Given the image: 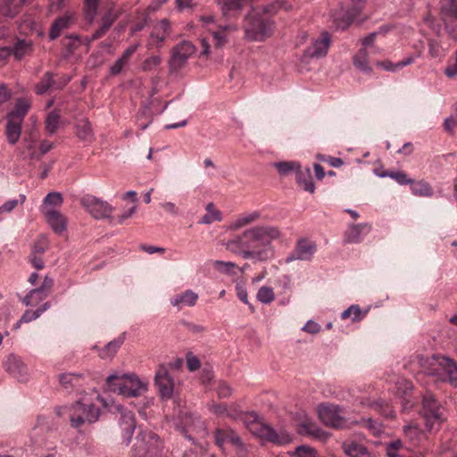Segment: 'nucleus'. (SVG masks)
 <instances>
[{
  "instance_id": "obj_1",
  "label": "nucleus",
  "mask_w": 457,
  "mask_h": 457,
  "mask_svg": "<svg viewBox=\"0 0 457 457\" xmlns=\"http://www.w3.org/2000/svg\"><path fill=\"white\" fill-rule=\"evenodd\" d=\"M281 231L275 226H255L243 232L245 247L241 253L244 259L266 262L273 256L272 241L280 238Z\"/></svg>"
},
{
  "instance_id": "obj_2",
  "label": "nucleus",
  "mask_w": 457,
  "mask_h": 457,
  "mask_svg": "<svg viewBox=\"0 0 457 457\" xmlns=\"http://www.w3.org/2000/svg\"><path fill=\"white\" fill-rule=\"evenodd\" d=\"M212 411L217 415H227L234 420H242L253 433L275 445H287L292 441V436L288 432L284 429L277 431L272 427L262 422L256 412L229 413L226 404H213Z\"/></svg>"
},
{
  "instance_id": "obj_3",
  "label": "nucleus",
  "mask_w": 457,
  "mask_h": 457,
  "mask_svg": "<svg viewBox=\"0 0 457 457\" xmlns=\"http://www.w3.org/2000/svg\"><path fill=\"white\" fill-rule=\"evenodd\" d=\"M411 361L420 368V372L432 377H440L443 381L457 386V363L454 360L440 355L431 357L416 355Z\"/></svg>"
},
{
  "instance_id": "obj_4",
  "label": "nucleus",
  "mask_w": 457,
  "mask_h": 457,
  "mask_svg": "<svg viewBox=\"0 0 457 457\" xmlns=\"http://www.w3.org/2000/svg\"><path fill=\"white\" fill-rule=\"evenodd\" d=\"M109 391L124 397H138L147 391V383L135 374H112L106 378Z\"/></svg>"
},
{
  "instance_id": "obj_5",
  "label": "nucleus",
  "mask_w": 457,
  "mask_h": 457,
  "mask_svg": "<svg viewBox=\"0 0 457 457\" xmlns=\"http://www.w3.org/2000/svg\"><path fill=\"white\" fill-rule=\"evenodd\" d=\"M245 37L251 41H264L273 32V22L262 14L252 12L245 19Z\"/></svg>"
},
{
  "instance_id": "obj_6",
  "label": "nucleus",
  "mask_w": 457,
  "mask_h": 457,
  "mask_svg": "<svg viewBox=\"0 0 457 457\" xmlns=\"http://www.w3.org/2000/svg\"><path fill=\"white\" fill-rule=\"evenodd\" d=\"M72 428H79L85 424H92L98 420L100 409L93 403L76 402L65 407Z\"/></svg>"
},
{
  "instance_id": "obj_7",
  "label": "nucleus",
  "mask_w": 457,
  "mask_h": 457,
  "mask_svg": "<svg viewBox=\"0 0 457 457\" xmlns=\"http://www.w3.org/2000/svg\"><path fill=\"white\" fill-rule=\"evenodd\" d=\"M422 414L429 431L437 430L445 420L444 408L431 393L423 395Z\"/></svg>"
},
{
  "instance_id": "obj_8",
  "label": "nucleus",
  "mask_w": 457,
  "mask_h": 457,
  "mask_svg": "<svg viewBox=\"0 0 457 457\" xmlns=\"http://www.w3.org/2000/svg\"><path fill=\"white\" fill-rule=\"evenodd\" d=\"M160 437L153 432H141L136 437L131 457H141L145 454L156 455L162 449Z\"/></svg>"
},
{
  "instance_id": "obj_9",
  "label": "nucleus",
  "mask_w": 457,
  "mask_h": 457,
  "mask_svg": "<svg viewBox=\"0 0 457 457\" xmlns=\"http://www.w3.org/2000/svg\"><path fill=\"white\" fill-rule=\"evenodd\" d=\"M81 205L95 219L103 220L112 218L114 208L107 202L103 201L94 195H87L80 200Z\"/></svg>"
},
{
  "instance_id": "obj_10",
  "label": "nucleus",
  "mask_w": 457,
  "mask_h": 457,
  "mask_svg": "<svg viewBox=\"0 0 457 457\" xmlns=\"http://www.w3.org/2000/svg\"><path fill=\"white\" fill-rule=\"evenodd\" d=\"M171 25L168 19H162L153 26L152 31L146 41L148 50L160 49L171 34Z\"/></svg>"
},
{
  "instance_id": "obj_11",
  "label": "nucleus",
  "mask_w": 457,
  "mask_h": 457,
  "mask_svg": "<svg viewBox=\"0 0 457 457\" xmlns=\"http://www.w3.org/2000/svg\"><path fill=\"white\" fill-rule=\"evenodd\" d=\"M195 51V46L189 41L185 40L175 46L171 50V56L169 62L170 69L178 71L184 67Z\"/></svg>"
},
{
  "instance_id": "obj_12",
  "label": "nucleus",
  "mask_w": 457,
  "mask_h": 457,
  "mask_svg": "<svg viewBox=\"0 0 457 457\" xmlns=\"http://www.w3.org/2000/svg\"><path fill=\"white\" fill-rule=\"evenodd\" d=\"M111 411L120 414L119 425L122 430V439L129 445L136 428L135 417L132 411L125 409L120 404H115Z\"/></svg>"
},
{
  "instance_id": "obj_13",
  "label": "nucleus",
  "mask_w": 457,
  "mask_h": 457,
  "mask_svg": "<svg viewBox=\"0 0 457 457\" xmlns=\"http://www.w3.org/2000/svg\"><path fill=\"white\" fill-rule=\"evenodd\" d=\"M318 414L320 420L327 426L341 428L345 426V420L340 414V409L337 405L321 404L318 408Z\"/></svg>"
},
{
  "instance_id": "obj_14",
  "label": "nucleus",
  "mask_w": 457,
  "mask_h": 457,
  "mask_svg": "<svg viewBox=\"0 0 457 457\" xmlns=\"http://www.w3.org/2000/svg\"><path fill=\"white\" fill-rule=\"evenodd\" d=\"M317 250L315 242L307 238H300L297 240L294 250L289 253L286 259V262L293 261H310Z\"/></svg>"
},
{
  "instance_id": "obj_15",
  "label": "nucleus",
  "mask_w": 457,
  "mask_h": 457,
  "mask_svg": "<svg viewBox=\"0 0 457 457\" xmlns=\"http://www.w3.org/2000/svg\"><path fill=\"white\" fill-rule=\"evenodd\" d=\"M154 383L162 398L169 399L171 397L174 390V381L166 366H159L155 372Z\"/></svg>"
},
{
  "instance_id": "obj_16",
  "label": "nucleus",
  "mask_w": 457,
  "mask_h": 457,
  "mask_svg": "<svg viewBox=\"0 0 457 457\" xmlns=\"http://www.w3.org/2000/svg\"><path fill=\"white\" fill-rule=\"evenodd\" d=\"M366 0H352V7L347 10L342 17L334 18V24L337 29L345 30L361 13Z\"/></svg>"
},
{
  "instance_id": "obj_17",
  "label": "nucleus",
  "mask_w": 457,
  "mask_h": 457,
  "mask_svg": "<svg viewBox=\"0 0 457 457\" xmlns=\"http://www.w3.org/2000/svg\"><path fill=\"white\" fill-rule=\"evenodd\" d=\"M371 224L368 222L350 224L344 233V243L360 244L364 237L371 231Z\"/></svg>"
},
{
  "instance_id": "obj_18",
  "label": "nucleus",
  "mask_w": 457,
  "mask_h": 457,
  "mask_svg": "<svg viewBox=\"0 0 457 457\" xmlns=\"http://www.w3.org/2000/svg\"><path fill=\"white\" fill-rule=\"evenodd\" d=\"M51 150V145H21L18 148L20 157L30 162H37Z\"/></svg>"
},
{
  "instance_id": "obj_19",
  "label": "nucleus",
  "mask_w": 457,
  "mask_h": 457,
  "mask_svg": "<svg viewBox=\"0 0 457 457\" xmlns=\"http://www.w3.org/2000/svg\"><path fill=\"white\" fill-rule=\"evenodd\" d=\"M4 365L6 371L19 381L25 382L28 380V368L20 357L14 354L9 355Z\"/></svg>"
},
{
  "instance_id": "obj_20",
  "label": "nucleus",
  "mask_w": 457,
  "mask_h": 457,
  "mask_svg": "<svg viewBox=\"0 0 457 457\" xmlns=\"http://www.w3.org/2000/svg\"><path fill=\"white\" fill-rule=\"evenodd\" d=\"M342 449L348 457H375L374 453L363 443L354 439L344 441Z\"/></svg>"
},
{
  "instance_id": "obj_21",
  "label": "nucleus",
  "mask_w": 457,
  "mask_h": 457,
  "mask_svg": "<svg viewBox=\"0 0 457 457\" xmlns=\"http://www.w3.org/2000/svg\"><path fill=\"white\" fill-rule=\"evenodd\" d=\"M42 213L54 232L62 234L66 230L67 220L60 212L54 208H45Z\"/></svg>"
},
{
  "instance_id": "obj_22",
  "label": "nucleus",
  "mask_w": 457,
  "mask_h": 457,
  "mask_svg": "<svg viewBox=\"0 0 457 457\" xmlns=\"http://www.w3.org/2000/svg\"><path fill=\"white\" fill-rule=\"evenodd\" d=\"M329 45V34L328 32H323L320 37L306 49L305 55L311 58L323 57L327 54Z\"/></svg>"
},
{
  "instance_id": "obj_23",
  "label": "nucleus",
  "mask_w": 457,
  "mask_h": 457,
  "mask_svg": "<svg viewBox=\"0 0 457 457\" xmlns=\"http://www.w3.org/2000/svg\"><path fill=\"white\" fill-rule=\"evenodd\" d=\"M240 436L238 434L231 428H217L214 431L215 444L223 450L226 443H230L232 445H240Z\"/></svg>"
},
{
  "instance_id": "obj_24",
  "label": "nucleus",
  "mask_w": 457,
  "mask_h": 457,
  "mask_svg": "<svg viewBox=\"0 0 457 457\" xmlns=\"http://www.w3.org/2000/svg\"><path fill=\"white\" fill-rule=\"evenodd\" d=\"M198 300V295L191 289H187L181 294L174 295L170 299V303L179 310L188 306H195Z\"/></svg>"
},
{
  "instance_id": "obj_25",
  "label": "nucleus",
  "mask_w": 457,
  "mask_h": 457,
  "mask_svg": "<svg viewBox=\"0 0 457 457\" xmlns=\"http://www.w3.org/2000/svg\"><path fill=\"white\" fill-rule=\"evenodd\" d=\"M295 180L298 186H300L303 190L312 194L314 193L315 184L309 167L305 169H302L301 167L295 174Z\"/></svg>"
},
{
  "instance_id": "obj_26",
  "label": "nucleus",
  "mask_w": 457,
  "mask_h": 457,
  "mask_svg": "<svg viewBox=\"0 0 457 457\" xmlns=\"http://www.w3.org/2000/svg\"><path fill=\"white\" fill-rule=\"evenodd\" d=\"M404 437L411 447L419 446L425 439V434L416 425H406L403 428Z\"/></svg>"
},
{
  "instance_id": "obj_27",
  "label": "nucleus",
  "mask_w": 457,
  "mask_h": 457,
  "mask_svg": "<svg viewBox=\"0 0 457 457\" xmlns=\"http://www.w3.org/2000/svg\"><path fill=\"white\" fill-rule=\"evenodd\" d=\"M298 432L301 435L311 436L320 440H326L329 436L327 432L320 428L315 423L311 421H304L299 424Z\"/></svg>"
},
{
  "instance_id": "obj_28",
  "label": "nucleus",
  "mask_w": 457,
  "mask_h": 457,
  "mask_svg": "<svg viewBox=\"0 0 457 457\" xmlns=\"http://www.w3.org/2000/svg\"><path fill=\"white\" fill-rule=\"evenodd\" d=\"M125 341V333H122L118 337L109 342L104 348L99 352V355L102 359L111 358L114 356L117 351L120 348Z\"/></svg>"
},
{
  "instance_id": "obj_29",
  "label": "nucleus",
  "mask_w": 457,
  "mask_h": 457,
  "mask_svg": "<svg viewBox=\"0 0 457 457\" xmlns=\"http://www.w3.org/2000/svg\"><path fill=\"white\" fill-rule=\"evenodd\" d=\"M30 108V103L27 99H19L13 110L7 115V118L22 122L23 118Z\"/></svg>"
},
{
  "instance_id": "obj_30",
  "label": "nucleus",
  "mask_w": 457,
  "mask_h": 457,
  "mask_svg": "<svg viewBox=\"0 0 457 457\" xmlns=\"http://www.w3.org/2000/svg\"><path fill=\"white\" fill-rule=\"evenodd\" d=\"M71 23V17L68 15H64L62 17L57 18L52 24L49 37L51 40L56 39L60 37L62 30L69 28Z\"/></svg>"
},
{
  "instance_id": "obj_31",
  "label": "nucleus",
  "mask_w": 457,
  "mask_h": 457,
  "mask_svg": "<svg viewBox=\"0 0 457 457\" xmlns=\"http://www.w3.org/2000/svg\"><path fill=\"white\" fill-rule=\"evenodd\" d=\"M353 65L361 72L371 73L372 68L369 65L368 51L366 48H361L353 59Z\"/></svg>"
},
{
  "instance_id": "obj_32",
  "label": "nucleus",
  "mask_w": 457,
  "mask_h": 457,
  "mask_svg": "<svg viewBox=\"0 0 457 457\" xmlns=\"http://www.w3.org/2000/svg\"><path fill=\"white\" fill-rule=\"evenodd\" d=\"M368 312L369 309L361 310L358 304H353L341 313V319H351L353 322H358L363 320Z\"/></svg>"
},
{
  "instance_id": "obj_33",
  "label": "nucleus",
  "mask_w": 457,
  "mask_h": 457,
  "mask_svg": "<svg viewBox=\"0 0 457 457\" xmlns=\"http://www.w3.org/2000/svg\"><path fill=\"white\" fill-rule=\"evenodd\" d=\"M32 42L27 39H18L14 46L11 48L12 54L18 60H21L26 54L32 52Z\"/></svg>"
},
{
  "instance_id": "obj_34",
  "label": "nucleus",
  "mask_w": 457,
  "mask_h": 457,
  "mask_svg": "<svg viewBox=\"0 0 457 457\" xmlns=\"http://www.w3.org/2000/svg\"><path fill=\"white\" fill-rule=\"evenodd\" d=\"M80 374L68 373L60 375V383L66 390H71L82 386Z\"/></svg>"
},
{
  "instance_id": "obj_35",
  "label": "nucleus",
  "mask_w": 457,
  "mask_h": 457,
  "mask_svg": "<svg viewBox=\"0 0 457 457\" xmlns=\"http://www.w3.org/2000/svg\"><path fill=\"white\" fill-rule=\"evenodd\" d=\"M280 176H288L292 172H296L301 168V164L295 161L278 162L273 163Z\"/></svg>"
},
{
  "instance_id": "obj_36",
  "label": "nucleus",
  "mask_w": 457,
  "mask_h": 457,
  "mask_svg": "<svg viewBox=\"0 0 457 457\" xmlns=\"http://www.w3.org/2000/svg\"><path fill=\"white\" fill-rule=\"evenodd\" d=\"M21 121L7 118L6 136L9 143H16L21 136Z\"/></svg>"
},
{
  "instance_id": "obj_37",
  "label": "nucleus",
  "mask_w": 457,
  "mask_h": 457,
  "mask_svg": "<svg viewBox=\"0 0 457 457\" xmlns=\"http://www.w3.org/2000/svg\"><path fill=\"white\" fill-rule=\"evenodd\" d=\"M440 13L443 18L457 20V0H442Z\"/></svg>"
},
{
  "instance_id": "obj_38",
  "label": "nucleus",
  "mask_w": 457,
  "mask_h": 457,
  "mask_svg": "<svg viewBox=\"0 0 457 457\" xmlns=\"http://www.w3.org/2000/svg\"><path fill=\"white\" fill-rule=\"evenodd\" d=\"M55 81L54 80V74L47 71L44 74L41 80L36 85L35 90L37 95L46 94L50 88L54 87Z\"/></svg>"
},
{
  "instance_id": "obj_39",
  "label": "nucleus",
  "mask_w": 457,
  "mask_h": 457,
  "mask_svg": "<svg viewBox=\"0 0 457 457\" xmlns=\"http://www.w3.org/2000/svg\"><path fill=\"white\" fill-rule=\"evenodd\" d=\"M261 217V213L257 211L252 212L247 214H244L237 219L232 224L231 228L239 229L250 223H253L258 220Z\"/></svg>"
},
{
  "instance_id": "obj_40",
  "label": "nucleus",
  "mask_w": 457,
  "mask_h": 457,
  "mask_svg": "<svg viewBox=\"0 0 457 457\" xmlns=\"http://www.w3.org/2000/svg\"><path fill=\"white\" fill-rule=\"evenodd\" d=\"M17 0H0V16L13 18L18 13Z\"/></svg>"
},
{
  "instance_id": "obj_41",
  "label": "nucleus",
  "mask_w": 457,
  "mask_h": 457,
  "mask_svg": "<svg viewBox=\"0 0 457 457\" xmlns=\"http://www.w3.org/2000/svg\"><path fill=\"white\" fill-rule=\"evenodd\" d=\"M51 306V303L49 302H46L44 304H42L40 307H38L37 310H27L24 312L22 316L21 317V321H23L24 323L30 322L32 320H37L39 318L42 313H44L46 310H48Z\"/></svg>"
},
{
  "instance_id": "obj_42",
  "label": "nucleus",
  "mask_w": 457,
  "mask_h": 457,
  "mask_svg": "<svg viewBox=\"0 0 457 457\" xmlns=\"http://www.w3.org/2000/svg\"><path fill=\"white\" fill-rule=\"evenodd\" d=\"M63 198L61 193L59 192H52L46 195L44 198L43 205H42V212H44L45 208H54V206H61L62 204Z\"/></svg>"
},
{
  "instance_id": "obj_43",
  "label": "nucleus",
  "mask_w": 457,
  "mask_h": 457,
  "mask_svg": "<svg viewBox=\"0 0 457 457\" xmlns=\"http://www.w3.org/2000/svg\"><path fill=\"white\" fill-rule=\"evenodd\" d=\"M379 176L382 178L389 177L402 186L412 183V179H409L405 172L400 170H386Z\"/></svg>"
},
{
  "instance_id": "obj_44",
  "label": "nucleus",
  "mask_w": 457,
  "mask_h": 457,
  "mask_svg": "<svg viewBox=\"0 0 457 457\" xmlns=\"http://www.w3.org/2000/svg\"><path fill=\"white\" fill-rule=\"evenodd\" d=\"M206 211L207 213L202 217L200 223L202 224H211L215 220H221V213L220 212L217 211L215 209V206L212 203H209L206 205Z\"/></svg>"
},
{
  "instance_id": "obj_45",
  "label": "nucleus",
  "mask_w": 457,
  "mask_h": 457,
  "mask_svg": "<svg viewBox=\"0 0 457 457\" xmlns=\"http://www.w3.org/2000/svg\"><path fill=\"white\" fill-rule=\"evenodd\" d=\"M358 424L366 428L372 435L378 436L382 432L381 423L371 418H362Z\"/></svg>"
},
{
  "instance_id": "obj_46",
  "label": "nucleus",
  "mask_w": 457,
  "mask_h": 457,
  "mask_svg": "<svg viewBox=\"0 0 457 457\" xmlns=\"http://www.w3.org/2000/svg\"><path fill=\"white\" fill-rule=\"evenodd\" d=\"M411 186V191L416 195L420 196H430L433 193L431 187L423 181L410 183Z\"/></svg>"
},
{
  "instance_id": "obj_47",
  "label": "nucleus",
  "mask_w": 457,
  "mask_h": 457,
  "mask_svg": "<svg viewBox=\"0 0 457 457\" xmlns=\"http://www.w3.org/2000/svg\"><path fill=\"white\" fill-rule=\"evenodd\" d=\"M48 295H49V294L45 290L42 293L33 294V289H32L29 291V293L28 295H26L22 298L21 302L26 306H29V305L32 306V305L37 304L39 302H41L42 300L46 298Z\"/></svg>"
},
{
  "instance_id": "obj_48",
  "label": "nucleus",
  "mask_w": 457,
  "mask_h": 457,
  "mask_svg": "<svg viewBox=\"0 0 457 457\" xmlns=\"http://www.w3.org/2000/svg\"><path fill=\"white\" fill-rule=\"evenodd\" d=\"M403 449V443L396 439L386 444V454L387 457H401V451Z\"/></svg>"
},
{
  "instance_id": "obj_49",
  "label": "nucleus",
  "mask_w": 457,
  "mask_h": 457,
  "mask_svg": "<svg viewBox=\"0 0 457 457\" xmlns=\"http://www.w3.org/2000/svg\"><path fill=\"white\" fill-rule=\"evenodd\" d=\"M244 242L245 240L243 238L242 233L241 235L235 237L233 239L227 243V249L232 253H239L241 255V253L245 250Z\"/></svg>"
},
{
  "instance_id": "obj_50",
  "label": "nucleus",
  "mask_w": 457,
  "mask_h": 457,
  "mask_svg": "<svg viewBox=\"0 0 457 457\" xmlns=\"http://www.w3.org/2000/svg\"><path fill=\"white\" fill-rule=\"evenodd\" d=\"M256 298L262 303H270L275 299L273 289L270 287H262L257 292Z\"/></svg>"
},
{
  "instance_id": "obj_51",
  "label": "nucleus",
  "mask_w": 457,
  "mask_h": 457,
  "mask_svg": "<svg viewBox=\"0 0 457 457\" xmlns=\"http://www.w3.org/2000/svg\"><path fill=\"white\" fill-rule=\"evenodd\" d=\"M99 0H84V10L87 19L92 22L96 15Z\"/></svg>"
},
{
  "instance_id": "obj_52",
  "label": "nucleus",
  "mask_w": 457,
  "mask_h": 457,
  "mask_svg": "<svg viewBox=\"0 0 457 457\" xmlns=\"http://www.w3.org/2000/svg\"><path fill=\"white\" fill-rule=\"evenodd\" d=\"M414 61L413 57L409 56L397 63H392L390 62H378L377 64L383 67L386 71H395L397 69L403 68L412 63Z\"/></svg>"
},
{
  "instance_id": "obj_53",
  "label": "nucleus",
  "mask_w": 457,
  "mask_h": 457,
  "mask_svg": "<svg viewBox=\"0 0 457 457\" xmlns=\"http://www.w3.org/2000/svg\"><path fill=\"white\" fill-rule=\"evenodd\" d=\"M60 123V115L55 112H50L46 119V129L48 133L54 134L56 132Z\"/></svg>"
},
{
  "instance_id": "obj_54",
  "label": "nucleus",
  "mask_w": 457,
  "mask_h": 457,
  "mask_svg": "<svg viewBox=\"0 0 457 457\" xmlns=\"http://www.w3.org/2000/svg\"><path fill=\"white\" fill-rule=\"evenodd\" d=\"M213 267L220 273L231 275L234 274V270L237 268V264L232 262L215 261L213 262Z\"/></svg>"
},
{
  "instance_id": "obj_55",
  "label": "nucleus",
  "mask_w": 457,
  "mask_h": 457,
  "mask_svg": "<svg viewBox=\"0 0 457 457\" xmlns=\"http://www.w3.org/2000/svg\"><path fill=\"white\" fill-rule=\"evenodd\" d=\"M48 248V240L45 236H39L32 246L30 254L42 255Z\"/></svg>"
},
{
  "instance_id": "obj_56",
  "label": "nucleus",
  "mask_w": 457,
  "mask_h": 457,
  "mask_svg": "<svg viewBox=\"0 0 457 457\" xmlns=\"http://www.w3.org/2000/svg\"><path fill=\"white\" fill-rule=\"evenodd\" d=\"M453 114L444 121V129L449 134H453V129L457 127V102L453 106Z\"/></svg>"
},
{
  "instance_id": "obj_57",
  "label": "nucleus",
  "mask_w": 457,
  "mask_h": 457,
  "mask_svg": "<svg viewBox=\"0 0 457 457\" xmlns=\"http://www.w3.org/2000/svg\"><path fill=\"white\" fill-rule=\"evenodd\" d=\"M161 61L162 59L159 55L150 56L143 62L142 70L144 71H151L160 65Z\"/></svg>"
},
{
  "instance_id": "obj_58",
  "label": "nucleus",
  "mask_w": 457,
  "mask_h": 457,
  "mask_svg": "<svg viewBox=\"0 0 457 457\" xmlns=\"http://www.w3.org/2000/svg\"><path fill=\"white\" fill-rule=\"evenodd\" d=\"M316 158L322 162H327L329 166L338 168L341 167L344 163L341 158L333 157L330 155L319 154L316 155Z\"/></svg>"
},
{
  "instance_id": "obj_59",
  "label": "nucleus",
  "mask_w": 457,
  "mask_h": 457,
  "mask_svg": "<svg viewBox=\"0 0 457 457\" xmlns=\"http://www.w3.org/2000/svg\"><path fill=\"white\" fill-rule=\"evenodd\" d=\"M370 406L387 418H391L394 416V411H392L390 406L385 402H374Z\"/></svg>"
},
{
  "instance_id": "obj_60",
  "label": "nucleus",
  "mask_w": 457,
  "mask_h": 457,
  "mask_svg": "<svg viewBox=\"0 0 457 457\" xmlns=\"http://www.w3.org/2000/svg\"><path fill=\"white\" fill-rule=\"evenodd\" d=\"M136 211L137 205H134L121 215H118L116 217L112 216L110 223L112 225L123 224L127 219L130 218L136 212Z\"/></svg>"
},
{
  "instance_id": "obj_61",
  "label": "nucleus",
  "mask_w": 457,
  "mask_h": 457,
  "mask_svg": "<svg viewBox=\"0 0 457 457\" xmlns=\"http://www.w3.org/2000/svg\"><path fill=\"white\" fill-rule=\"evenodd\" d=\"M428 53L432 58L439 57L442 54L441 45L436 39L429 38L428 42Z\"/></svg>"
},
{
  "instance_id": "obj_62",
  "label": "nucleus",
  "mask_w": 457,
  "mask_h": 457,
  "mask_svg": "<svg viewBox=\"0 0 457 457\" xmlns=\"http://www.w3.org/2000/svg\"><path fill=\"white\" fill-rule=\"evenodd\" d=\"M295 457H317L314 449L305 446L300 445L295 448L294 452Z\"/></svg>"
},
{
  "instance_id": "obj_63",
  "label": "nucleus",
  "mask_w": 457,
  "mask_h": 457,
  "mask_svg": "<svg viewBox=\"0 0 457 457\" xmlns=\"http://www.w3.org/2000/svg\"><path fill=\"white\" fill-rule=\"evenodd\" d=\"M118 18H119V13L111 8L102 17L101 23L111 28Z\"/></svg>"
},
{
  "instance_id": "obj_64",
  "label": "nucleus",
  "mask_w": 457,
  "mask_h": 457,
  "mask_svg": "<svg viewBox=\"0 0 457 457\" xmlns=\"http://www.w3.org/2000/svg\"><path fill=\"white\" fill-rule=\"evenodd\" d=\"M186 361H187V367L190 371H195L201 366L199 359L195 355H194L191 352L187 353Z\"/></svg>"
}]
</instances>
